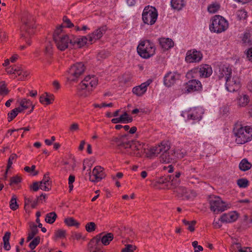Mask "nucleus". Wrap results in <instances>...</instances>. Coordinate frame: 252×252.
<instances>
[{
    "instance_id": "6e6d98bb",
    "label": "nucleus",
    "mask_w": 252,
    "mask_h": 252,
    "mask_svg": "<svg viewBox=\"0 0 252 252\" xmlns=\"http://www.w3.org/2000/svg\"><path fill=\"white\" fill-rule=\"evenodd\" d=\"M22 178L20 176L18 175H16L15 176L12 177L10 179V185L12 186V185H17L18 183L21 182Z\"/></svg>"
},
{
    "instance_id": "0eeeda50",
    "label": "nucleus",
    "mask_w": 252,
    "mask_h": 252,
    "mask_svg": "<svg viewBox=\"0 0 252 252\" xmlns=\"http://www.w3.org/2000/svg\"><path fill=\"white\" fill-rule=\"evenodd\" d=\"M138 54L143 58L148 59L155 54L156 47L149 40L141 41L137 46Z\"/></svg>"
},
{
    "instance_id": "3c124183",
    "label": "nucleus",
    "mask_w": 252,
    "mask_h": 252,
    "mask_svg": "<svg viewBox=\"0 0 252 252\" xmlns=\"http://www.w3.org/2000/svg\"><path fill=\"white\" fill-rule=\"evenodd\" d=\"M96 228V225L94 222H90L87 223L85 226V229L88 232L94 231Z\"/></svg>"
},
{
    "instance_id": "f8f14e48",
    "label": "nucleus",
    "mask_w": 252,
    "mask_h": 252,
    "mask_svg": "<svg viewBox=\"0 0 252 252\" xmlns=\"http://www.w3.org/2000/svg\"><path fill=\"white\" fill-rule=\"evenodd\" d=\"M203 58L202 53L196 49L188 50L187 52L185 61L188 63H199Z\"/></svg>"
},
{
    "instance_id": "9b49d317",
    "label": "nucleus",
    "mask_w": 252,
    "mask_h": 252,
    "mask_svg": "<svg viewBox=\"0 0 252 252\" xmlns=\"http://www.w3.org/2000/svg\"><path fill=\"white\" fill-rule=\"evenodd\" d=\"M170 149V146L167 142L163 141L160 145L151 148L147 153L149 157L152 158L158 156V154L163 152L168 151Z\"/></svg>"
},
{
    "instance_id": "c03bdc74",
    "label": "nucleus",
    "mask_w": 252,
    "mask_h": 252,
    "mask_svg": "<svg viewBox=\"0 0 252 252\" xmlns=\"http://www.w3.org/2000/svg\"><path fill=\"white\" fill-rule=\"evenodd\" d=\"M183 223L187 226H188L187 229L193 232L194 231V225H195L196 221L195 220H192L191 221H188L186 220H183Z\"/></svg>"
},
{
    "instance_id": "bb28decb",
    "label": "nucleus",
    "mask_w": 252,
    "mask_h": 252,
    "mask_svg": "<svg viewBox=\"0 0 252 252\" xmlns=\"http://www.w3.org/2000/svg\"><path fill=\"white\" fill-rule=\"evenodd\" d=\"M200 73V77L207 78L209 77L212 73V69L211 66L208 64H201L198 67Z\"/></svg>"
},
{
    "instance_id": "dca6fc26",
    "label": "nucleus",
    "mask_w": 252,
    "mask_h": 252,
    "mask_svg": "<svg viewBox=\"0 0 252 252\" xmlns=\"http://www.w3.org/2000/svg\"><path fill=\"white\" fill-rule=\"evenodd\" d=\"M240 80L237 77H231L225 80L226 89L228 92H234L240 88Z\"/></svg>"
},
{
    "instance_id": "4c0bfd02",
    "label": "nucleus",
    "mask_w": 252,
    "mask_h": 252,
    "mask_svg": "<svg viewBox=\"0 0 252 252\" xmlns=\"http://www.w3.org/2000/svg\"><path fill=\"white\" fill-rule=\"evenodd\" d=\"M220 4L217 2H214L208 6L207 10L210 13H215L220 9Z\"/></svg>"
},
{
    "instance_id": "ea45409f",
    "label": "nucleus",
    "mask_w": 252,
    "mask_h": 252,
    "mask_svg": "<svg viewBox=\"0 0 252 252\" xmlns=\"http://www.w3.org/2000/svg\"><path fill=\"white\" fill-rule=\"evenodd\" d=\"M38 230L37 227L35 224H32L30 226V231L28 234L27 237V241H30L32 239L34 236L37 233Z\"/></svg>"
},
{
    "instance_id": "aec40b11",
    "label": "nucleus",
    "mask_w": 252,
    "mask_h": 252,
    "mask_svg": "<svg viewBox=\"0 0 252 252\" xmlns=\"http://www.w3.org/2000/svg\"><path fill=\"white\" fill-rule=\"evenodd\" d=\"M174 154H176L175 150H169L163 153L160 156V161L163 163H170L175 161Z\"/></svg>"
},
{
    "instance_id": "9d476101",
    "label": "nucleus",
    "mask_w": 252,
    "mask_h": 252,
    "mask_svg": "<svg viewBox=\"0 0 252 252\" xmlns=\"http://www.w3.org/2000/svg\"><path fill=\"white\" fill-rule=\"evenodd\" d=\"M22 20L24 23V25L22 27V29L23 31H25V32L22 33L21 35L22 37L25 39L27 43L30 45H31V42L28 39L27 40V39L33 33V26L32 23L31 18L27 19L23 17Z\"/></svg>"
},
{
    "instance_id": "680f3d73",
    "label": "nucleus",
    "mask_w": 252,
    "mask_h": 252,
    "mask_svg": "<svg viewBox=\"0 0 252 252\" xmlns=\"http://www.w3.org/2000/svg\"><path fill=\"white\" fill-rule=\"evenodd\" d=\"M66 231L64 230L59 229L55 232V237L57 238H62L65 237Z\"/></svg>"
},
{
    "instance_id": "20e7f679",
    "label": "nucleus",
    "mask_w": 252,
    "mask_h": 252,
    "mask_svg": "<svg viewBox=\"0 0 252 252\" xmlns=\"http://www.w3.org/2000/svg\"><path fill=\"white\" fill-rule=\"evenodd\" d=\"M233 132L235 142L238 144H244L252 139V128L250 126H236Z\"/></svg>"
},
{
    "instance_id": "473e14b6",
    "label": "nucleus",
    "mask_w": 252,
    "mask_h": 252,
    "mask_svg": "<svg viewBox=\"0 0 252 252\" xmlns=\"http://www.w3.org/2000/svg\"><path fill=\"white\" fill-rule=\"evenodd\" d=\"M186 2L184 0H171V5L172 7L178 10H181L185 5Z\"/></svg>"
},
{
    "instance_id": "b1692460",
    "label": "nucleus",
    "mask_w": 252,
    "mask_h": 252,
    "mask_svg": "<svg viewBox=\"0 0 252 252\" xmlns=\"http://www.w3.org/2000/svg\"><path fill=\"white\" fill-rule=\"evenodd\" d=\"M231 73L232 69L231 68L226 65H222L219 67V71L217 72V75L220 79L224 78L226 80L231 77Z\"/></svg>"
},
{
    "instance_id": "2f4dec72",
    "label": "nucleus",
    "mask_w": 252,
    "mask_h": 252,
    "mask_svg": "<svg viewBox=\"0 0 252 252\" xmlns=\"http://www.w3.org/2000/svg\"><path fill=\"white\" fill-rule=\"evenodd\" d=\"M103 233H100L97 236H99L100 238V241L102 244L105 246H107L110 244V242L113 239L114 235L112 233H108L103 236H102Z\"/></svg>"
},
{
    "instance_id": "58836bf2",
    "label": "nucleus",
    "mask_w": 252,
    "mask_h": 252,
    "mask_svg": "<svg viewBox=\"0 0 252 252\" xmlns=\"http://www.w3.org/2000/svg\"><path fill=\"white\" fill-rule=\"evenodd\" d=\"M186 76L188 79H193L200 77L198 67L194 68L191 70L188 71Z\"/></svg>"
},
{
    "instance_id": "603ef678",
    "label": "nucleus",
    "mask_w": 252,
    "mask_h": 252,
    "mask_svg": "<svg viewBox=\"0 0 252 252\" xmlns=\"http://www.w3.org/2000/svg\"><path fill=\"white\" fill-rule=\"evenodd\" d=\"M35 166L34 165H32L31 167L29 166H25L24 167V170L28 173H33L32 175L35 176L38 174V171H35Z\"/></svg>"
},
{
    "instance_id": "338daca9",
    "label": "nucleus",
    "mask_w": 252,
    "mask_h": 252,
    "mask_svg": "<svg viewBox=\"0 0 252 252\" xmlns=\"http://www.w3.org/2000/svg\"><path fill=\"white\" fill-rule=\"evenodd\" d=\"M39 183L40 182H34L32 184V185L31 186V188L34 191H36L38 190L39 189H40V187H39Z\"/></svg>"
},
{
    "instance_id": "6e6552de",
    "label": "nucleus",
    "mask_w": 252,
    "mask_h": 252,
    "mask_svg": "<svg viewBox=\"0 0 252 252\" xmlns=\"http://www.w3.org/2000/svg\"><path fill=\"white\" fill-rule=\"evenodd\" d=\"M158 12L155 8L147 6L144 9L142 13V20L145 24L152 25L157 21Z\"/></svg>"
},
{
    "instance_id": "e2e57ef3",
    "label": "nucleus",
    "mask_w": 252,
    "mask_h": 252,
    "mask_svg": "<svg viewBox=\"0 0 252 252\" xmlns=\"http://www.w3.org/2000/svg\"><path fill=\"white\" fill-rule=\"evenodd\" d=\"M52 48L53 45L51 43L48 42L45 48V53L49 55H51L52 53Z\"/></svg>"
},
{
    "instance_id": "37998d69",
    "label": "nucleus",
    "mask_w": 252,
    "mask_h": 252,
    "mask_svg": "<svg viewBox=\"0 0 252 252\" xmlns=\"http://www.w3.org/2000/svg\"><path fill=\"white\" fill-rule=\"evenodd\" d=\"M57 215L54 212L47 214L46 216L45 221L47 223L52 224L54 223L57 218Z\"/></svg>"
},
{
    "instance_id": "de8ad7c7",
    "label": "nucleus",
    "mask_w": 252,
    "mask_h": 252,
    "mask_svg": "<svg viewBox=\"0 0 252 252\" xmlns=\"http://www.w3.org/2000/svg\"><path fill=\"white\" fill-rule=\"evenodd\" d=\"M18 206L16 201V197L15 195H13L10 201V208L11 210L14 211L18 209Z\"/></svg>"
},
{
    "instance_id": "49530a36",
    "label": "nucleus",
    "mask_w": 252,
    "mask_h": 252,
    "mask_svg": "<svg viewBox=\"0 0 252 252\" xmlns=\"http://www.w3.org/2000/svg\"><path fill=\"white\" fill-rule=\"evenodd\" d=\"M9 93L4 82H0V95H5Z\"/></svg>"
},
{
    "instance_id": "864d4df0",
    "label": "nucleus",
    "mask_w": 252,
    "mask_h": 252,
    "mask_svg": "<svg viewBox=\"0 0 252 252\" xmlns=\"http://www.w3.org/2000/svg\"><path fill=\"white\" fill-rule=\"evenodd\" d=\"M176 154H174L175 161L177 159H181L186 155V152L185 151L177 150L176 151Z\"/></svg>"
},
{
    "instance_id": "e433bc0d",
    "label": "nucleus",
    "mask_w": 252,
    "mask_h": 252,
    "mask_svg": "<svg viewBox=\"0 0 252 252\" xmlns=\"http://www.w3.org/2000/svg\"><path fill=\"white\" fill-rule=\"evenodd\" d=\"M11 233L9 232H5L4 235L3 237V248L6 251H9L10 248V245L9 242Z\"/></svg>"
},
{
    "instance_id": "4468645a",
    "label": "nucleus",
    "mask_w": 252,
    "mask_h": 252,
    "mask_svg": "<svg viewBox=\"0 0 252 252\" xmlns=\"http://www.w3.org/2000/svg\"><path fill=\"white\" fill-rule=\"evenodd\" d=\"M204 113L203 109L200 107H194L190 108L187 113V117L189 120H193L199 121L202 118Z\"/></svg>"
},
{
    "instance_id": "ddd939ff",
    "label": "nucleus",
    "mask_w": 252,
    "mask_h": 252,
    "mask_svg": "<svg viewBox=\"0 0 252 252\" xmlns=\"http://www.w3.org/2000/svg\"><path fill=\"white\" fill-rule=\"evenodd\" d=\"M180 78V74L177 72H168L164 77V84L167 87H170L175 84Z\"/></svg>"
},
{
    "instance_id": "f704fd0d",
    "label": "nucleus",
    "mask_w": 252,
    "mask_h": 252,
    "mask_svg": "<svg viewBox=\"0 0 252 252\" xmlns=\"http://www.w3.org/2000/svg\"><path fill=\"white\" fill-rule=\"evenodd\" d=\"M75 40L74 45L77 44L79 46L81 47L85 45L88 41L89 42V37L83 36L81 38H77L73 36L72 38Z\"/></svg>"
},
{
    "instance_id": "c756f323",
    "label": "nucleus",
    "mask_w": 252,
    "mask_h": 252,
    "mask_svg": "<svg viewBox=\"0 0 252 252\" xmlns=\"http://www.w3.org/2000/svg\"><path fill=\"white\" fill-rule=\"evenodd\" d=\"M54 100V96L53 94L47 93L41 95L39 98L40 102L45 105H49L52 103Z\"/></svg>"
},
{
    "instance_id": "a878e982",
    "label": "nucleus",
    "mask_w": 252,
    "mask_h": 252,
    "mask_svg": "<svg viewBox=\"0 0 252 252\" xmlns=\"http://www.w3.org/2000/svg\"><path fill=\"white\" fill-rule=\"evenodd\" d=\"M150 85L148 81L142 83L140 85L135 87L132 89V92L137 96L143 95L146 92L147 87Z\"/></svg>"
},
{
    "instance_id": "6ab92c4d",
    "label": "nucleus",
    "mask_w": 252,
    "mask_h": 252,
    "mask_svg": "<svg viewBox=\"0 0 252 252\" xmlns=\"http://www.w3.org/2000/svg\"><path fill=\"white\" fill-rule=\"evenodd\" d=\"M106 30V26L100 27L94 31L92 33L88 35L89 43L92 44L93 42L100 39L102 35L105 33Z\"/></svg>"
},
{
    "instance_id": "774afa93",
    "label": "nucleus",
    "mask_w": 252,
    "mask_h": 252,
    "mask_svg": "<svg viewBox=\"0 0 252 252\" xmlns=\"http://www.w3.org/2000/svg\"><path fill=\"white\" fill-rule=\"evenodd\" d=\"M78 129H79V126L77 123L72 124L69 127V130L71 132H73V131L78 130Z\"/></svg>"
},
{
    "instance_id": "a19ab883",
    "label": "nucleus",
    "mask_w": 252,
    "mask_h": 252,
    "mask_svg": "<svg viewBox=\"0 0 252 252\" xmlns=\"http://www.w3.org/2000/svg\"><path fill=\"white\" fill-rule=\"evenodd\" d=\"M20 112H21V109L20 108L17 107L12 110L8 114V121L11 122L17 116L18 114Z\"/></svg>"
},
{
    "instance_id": "a18cd8bd",
    "label": "nucleus",
    "mask_w": 252,
    "mask_h": 252,
    "mask_svg": "<svg viewBox=\"0 0 252 252\" xmlns=\"http://www.w3.org/2000/svg\"><path fill=\"white\" fill-rule=\"evenodd\" d=\"M238 186L241 188H246L249 185V181L247 179L241 178L237 181Z\"/></svg>"
},
{
    "instance_id": "7ed1b4c3",
    "label": "nucleus",
    "mask_w": 252,
    "mask_h": 252,
    "mask_svg": "<svg viewBox=\"0 0 252 252\" xmlns=\"http://www.w3.org/2000/svg\"><path fill=\"white\" fill-rule=\"evenodd\" d=\"M98 80L94 75H88L78 86V93L79 95L85 97L92 91L97 85Z\"/></svg>"
},
{
    "instance_id": "1a4fd4ad",
    "label": "nucleus",
    "mask_w": 252,
    "mask_h": 252,
    "mask_svg": "<svg viewBox=\"0 0 252 252\" xmlns=\"http://www.w3.org/2000/svg\"><path fill=\"white\" fill-rule=\"evenodd\" d=\"M209 204L210 210L216 214L223 212L226 209L225 203L219 196H211Z\"/></svg>"
},
{
    "instance_id": "052dcab7",
    "label": "nucleus",
    "mask_w": 252,
    "mask_h": 252,
    "mask_svg": "<svg viewBox=\"0 0 252 252\" xmlns=\"http://www.w3.org/2000/svg\"><path fill=\"white\" fill-rule=\"evenodd\" d=\"M39 182L40 184H44L46 185H50L51 182H50L49 173L48 172L46 173L44 175L42 180Z\"/></svg>"
},
{
    "instance_id": "13d9d810",
    "label": "nucleus",
    "mask_w": 252,
    "mask_h": 252,
    "mask_svg": "<svg viewBox=\"0 0 252 252\" xmlns=\"http://www.w3.org/2000/svg\"><path fill=\"white\" fill-rule=\"evenodd\" d=\"M170 180H171V185L173 186L174 188H176V187H178V185L180 183V180L179 179H178L174 176H170Z\"/></svg>"
},
{
    "instance_id": "423d86ee",
    "label": "nucleus",
    "mask_w": 252,
    "mask_h": 252,
    "mask_svg": "<svg viewBox=\"0 0 252 252\" xmlns=\"http://www.w3.org/2000/svg\"><path fill=\"white\" fill-rule=\"evenodd\" d=\"M86 67L82 62H77L71 65L67 71V79L70 82H77L84 74Z\"/></svg>"
},
{
    "instance_id": "69168bd1",
    "label": "nucleus",
    "mask_w": 252,
    "mask_h": 252,
    "mask_svg": "<svg viewBox=\"0 0 252 252\" xmlns=\"http://www.w3.org/2000/svg\"><path fill=\"white\" fill-rule=\"evenodd\" d=\"M40 189L44 191H49L51 189V184L46 185L44 184L39 183Z\"/></svg>"
},
{
    "instance_id": "393cba45",
    "label": "nucleus",
    "mask_w": 252,
    "mask_h": 252,
    "mask_svg": "<svg viewBox=\"0 0 252 252\" xmlns=\"http://www.w3.org/2000/svg\"><path fill=\"white\" fill-rule=\"evenodd\" d=\"M17 102L19 103L20 106L18 108H20L21 109V112L30 107H31V109L30 113L33 111L34 107V105L32 104V102L30 100L25 98L18 99Z\"/></svg>"
},
{
    "instance_id": "412c9836",
    "label": "nucleus",
    "mask_w": 252,
    "mask_h": 252,
    "mask_svg": "<svg viewBox=\"0 0 252 252\" xmlns=\"http://www.w3.org/2000/svg\"><path fill=\"white\" fill-rule=\"evenodd\" d=\"M186 89L188 92L198 91L202 89V85L199 80L192 79L187 83Z\"/></svg>"
},
{
    "instance_id": "5fc2aeb1",
    "label": "nucleus",
    "mask_w": 252,
    "mask_h": 252,
    "mask_svg": "<svg viewBox=\"0 0 252 252\" xmlns=\"http://www.w3.org/2000/svg\"><path fill=\"white\" fill-rule=\"evenodd\" d=\"M17 157L18 156L15 154H12L10 156L7 165V170L11 167V165L13 164V161L16 160Z\"/></svg>"
},
{
    "instance_id": "c9c22d12",
    "label": "nucleus",
    "mask_w": 252,
    "mask_h": 252,
    "mask_svg": "<svg viewBox=\"0 0 252 252\" xmlns=\"http://www.w3.org/2000/svg\"><path fill=\"white\" fill-rule=\"evenodd\" d=\"M239 168L241 170L245 171L250 169L252 167V164L246 158L243 159L239 165Z\"/></svg>"
},
{
    "instance_id": "bf43d9fd",
    "label": "nucleus",
    "mask_w": 252,
    "mask_h": 252,
    "mask_svg": "<svg viewBox=\"0 0 252 252\" xmlns=\"http://www.w3.org/2000/svg\"><path fill=\"white\" fill-rule=\"evenodd\" d=\"M242 248L241 244L239 243H234L231 246L230 251L232 252H239V250Z\"/></svg>"
},
{
    "instance_id": "09e8293b",
    "label": "nucleus",
    "mask_w": 252,
    "mask_h": 252,
    "mask_svg": "<svg viewBox=\"0 0 252 252\" xmlns=\"http://www.w3.org/2000/svg\"><path fill=\"white\" fill-rule=\"evenodd\" d=\"M136 246L131 244L125 245V247L122 250L121 252H134L136 249Z\"/></svg>"
},
{
    "instance_id": "0e129e2a",
    "label": "nucleus",
    "mask_w": 252,
    "mask_h": 252,
    "mask_svg": "<svg viewBox=\"0 0 252 252\" xmlns=\"http://www.w3.org/2000/svg\"><path fill=\"white\" fill-rule=\"evenodd\" d=\"M113 106V104L112 103H110L108 104H106L105 103H102L101 104H94V106L95 108H101L102 107H112Z\"/></svg>"
},
{
    "instance_id": "72a5a7b5",
    "label": "nucleus",
    "mask_w": 252,
    "mask_h": 252,
    "mask_svg": "<svg viewBox=\"0 0 252 252\" xmlns=\"http://www.w3.org/2000/svg\"><path fill=\"white\" fill-rule=\"evenodd\" d=\"M242 40L245 44H252V29L248 30L245 32Z\"/></svg>"
},
{
    "instance_id": "79ce46f5",
    "label": "nucleus",
    "mask_w": 252,
    "mask_h": 252,
    "mask_svg": "<svg viewBox=\"0 0 252 252\" xmlns=\"http://www.w3.org/2000/svg\"><path fill=\"white\" fill-rule=\"evenodd\" d=\"M64 222L68 226H74L78 227L79 226V223L72 217H68L65 219Z\"/></svg>"
},
{
    "instance_id": "c85d7f7f",
    "label": "nucleus",
    "mask_w": 252,
    "mask_h": 252,
    "mask_svg": "<svg viewBox=\"0 0 252 252\" xmlns=\"http://www.w3.org/2000/svg\"><path fill=\"white\" fill-rule=\"evenodd\" d=\"M159 43L162 49L168 50L174 46L172 40L169 38H161L159 39Z\"/></svg>"
},
{
    "instance_id": "cd10ccee",
    "label": "nucleus",
    "mask_w": 252,
    "mask_h": 252,
    "mask_svg": "<svg viewBox=\"0 0 252 252\" xmlns=\"http://www.w3.org/2000/svg\"><path fill=\"white\" fill-rule=\"evenodd\" d=\"M132 121V117H129L126 112H125L124 114L121 115L119 118H113L111 120V122L113 124H117L120 123H130Z\"/></svg>"
},
{
    "instance_id": "5701e85b",
    "label": "nucleus",
    "mask_w": 252,
    "mask_h": 252,
    "mask_svg": "<svg viewBox=\"0 0 252 252\" xmlns=\"http://www.w3.org/2000/svg\"><path fill=\"white\" fill-rule=\"evenodd\" d=\"M238 217V214L235 212H230L227 214H223L219 219L223 223H231L236 221Z\"/></svg>"
},
{
    "instance_id": "4d7b16f0",
    "label": "nucleus",
    "mask_w": 252,
    "mask_h": 252,
    "mask_svg": "<svg viewBox=\"0 0 252 252\" xmlns=\"http://www.w3.org/2000/svg\"><path fill=\"white\" fill-rule=\"evenodd\" d=\"M63 22L64 26L62 25L63 26L62 28L63 27L71 28L74 26L71 21L66 16L63 17Z\"/></svg>"
},
{
    "instance_id": "7c9ffc66",
    "label": "nucleus",
    "mask_w": 252,
    "mask_h": 252,
    "mask_svg": "<svg viewBox=\"0 0 252 252\" xmlns=\"http://www.w3.org/2000/svg\"><path fill=\"white\" fill-rule=\"evenodd\" d=\"M237 104L239 107H246L250 102L249 96L245 94L239 95L237 98Z\"/></svg>"
},
{
    "instance_id": "a211bd4d",
    "label": "nucleus",
    "mask_w": 252,
    "mask_h": 252,
    "mask_svg": "<svg viewBox=\"0 0 252 252\" xmlns=\"http://www.w3.org/2000/svg\"><path fill=\"white\" fill-rule=\"evenodd\" d=\"M185 175L188 181L191 184H197L199 182V179L198 177V174L195 168L190 167L186 170Z\"/></svg>"
},
{
    "instance_id": "f3484780",
    "label": "nucleus",
    "mask_w": 252,
    "mask_h": 252,
    "mask_svg": "<svg viewBox=\"0 0 252 252\" xmlns=\"http://www.w3.org/2000/svg\"><path fill=\"white\" fill-rule=\"evenodd\" d=\"M174 192H176L178 197H181L183 199H189L194 196V193L182 186L176 187Z\"/></svg>"
},
{
    "instance_id": "4be33fe9",
    "label": "nucleus",
    "mask_w": 252,
    "mask_h": 252,
    "mask_svg": "<svg viewBox=\"0 0 252 252\" xmlns=\"http://www.w3.org/2000/svg\"><path fill=\"white\" fill-rule=\"evenodd\" d=\"M101 245L100 243V238L99 236H96L91 239L88 244V251L90 252L93 251H99Z\"/></svg>"
},
{
    "instance_id": "2eb2a0df",
    "label": "nucleus",
    "mask_w": 252,
    "mask_h": 252,
    "mask_svg": "<svg viewBox=\"0 0 252 252\" xmlns=\"http://www.w3.org/2000/svg\"><path fill=\"white\" fill-rule=\"evenodd\" d=\"M105 177L103 168L100 166H96L93 170L92 176H90V180L92 182H98Z\"/></svg>"
},
{
    "instance_id": "39448f33",
    "label": "nucleus",
    "mask_w": 252,
    "mask_h": 252,
    "mask_svg": "<svg viewBox=\"0 0 252 252\" xmlns=\"http://www.w3.org/2000/svg\"><path fill=\"white\" fill-rule=\"evenodd\" d=\"M228 27V21L222 16L216 15L210 20L209 30L211 32L220 33L226 31Z\"/></svg>"
},
{
    "instance_id": "8fccbe9b",
    "label": "nucleus",
    "mask_w": 252,
    "mask_h": 252,
    "mask_svg": "<svg viewBox=\"0 0 252 252\" xmlns=\"http://www.w3.org/2000/svg\"><path fill=\"white\" fill-rule=\"evenodd\" d=\"M40 238L37 236L34 238L29 244V247L33 250L39 244Z\"/></svg>"
},
{
    "instance_id": "f03ea898",
    "label": "nucleus",
    "mask_w": 252,
    "mask_h": 252,
    "mask_svg": "<svg viewBox=\"0 0 252 252\" xmlns=\"http://www.w3.org/2000/svg\"><path fill=\"white\" fill-rule=\"evenodd\" d=\"M62 27V26H60L56 29L53 38L57 48L61 51H64L68 47L69 44L74 45L75 40L72 39L73 35L65 33Z\"/></svg>"
},
{
    "instance_id": "f257e3e1",
    "label": "nucleus",
    "mask_w": 252,
    "mask_h": 252,
    "mask_svg": "<svg viewBox=\"0 0 252 252\" xmlns=\"http://www.w3.org/2000/svg\"><path fill=\"white\" fill-rule=\"evenodd\" d=\"M112 144L115 145L119 149H126L128 154L139 155V151L143 148V145L139 142L129 140L127 136L114 137L111 140Z\"/></svg>"
}]
</instances>
